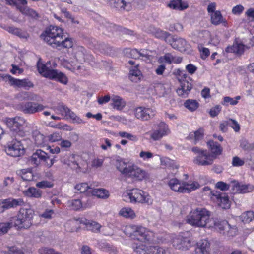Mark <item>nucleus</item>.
I'll return each instance as SVG.
<instances>
[{
  "label": "nucleus",
  "instance_id": "nucleus-1",
  "mask_svg": "<svg viewBox=\"0 0 254 254\" xmlns=\"http://www.w3.org/2000/svg\"><path fill=\"white\" fill-rule=\"evenodd\" d=\"M186 223L195 227L215 229L225 238L230 239L238 234L236 225L230 224L225 220H216L210 217V213L204 208L192 210L187 216Z\"/></svg>",
  "mask_w": 254,
  "mask_h": 254
},
{
  "label": "nucleus",
  "instance_id": "nucleus-2",
  "mask_svg": "<svg viewBox=\"0 0 254 254\" xmlns=\"http://www.w3.org/2000/svg\"><path fill=\"white\" fill-rule=\"evenodd\" d=\"M41 37L54 48H69L73 46V40L64 37V30L55 26H50L41 35Z\"/></svg>",
  "mask_w": 254,
  "mask_h": 254
},
{
  "label": "nucleus",
  "instance_id": "nucleus-3",
  "mask_svg": "<svg viewBox=\"0 0 254 254\" xmlns=\"http://www.w3.org/2000/svg\"><path fill=\"white\" fill-rule=\"evenodd\" d=\"M74 53L75 58L78 63H75L72 61L68 62L64 60L62 64L65 68L72 71L76 74H84L85 69L84 66L81 65L82 62L90 63L93 60V56L88 53L82 46H78L75 48Z\"/></svg>",
  "mask_w": 254,
  "mask_h": 254
},
{
  "label": "nucleus",
  "instance_id": "nucleus-4",
  "mask_svg": "<svg viewBox=\"0 0 254 254\" xmlns=\"http://www.w3.org/2000/svg\"><path fill=\"white\" fill-rule=\"evenodd\" d=\"M56 66L55 62L51 61L43 64L39 61L37 64L38 72L43 76L66 84L68 79L66 75L57 69H53Z\"/></svg>",
  "mask_w": 254,
  "mask_h": 254
},
{
  "label": "nucleus",
  "instance_id": "nucleus-5",
  "mask_svg": "<svg viewBox=\"0 0 254 254\" xmlns=\"http://www.w3.org/2000/svg\"><path fill=\"white\" fill-rule=\"evenodd\" d=\"M124 232L126 235L132 239L140 242H146L153 240L154 233L139 225H128L125 227Z\"/></svg>",
  "mask_w": 254,
  "mask_h": 254
},
{
  "label": "nucleus",
  "instance_id": "nucleus-6",
  "mask_svg": "<svg viewBox=\"0 0 254 254\" xmlns=\"http://www.w3.org/2000/svg\"><path fill=\"white\" fill-rule=\"evenodd\" d=\"M35 214L33 209L30 207L21 208L16 217L13 218L14 225L18 229H27L32 224Z\"/></svg>",
  "mask_w": 254,
  "mask_h": 254
},
{
  "label": "nucleus",
  "instance_id": "nucleus-7",
  "mask_svg": "<svg viewBox=\"0 0 254 254\" xmlns=\"http://www.w3.org/2000/svg\"><path fill=\"white\" fill-rule=\"evenodd\" d=\"M171 190L180 193H190L200 187L197 182L189 181L184 182L176 178L170 179L167 183Z\"/></svg>",
  "mask_w": 254,
  "mask_h": 254
},
{
  "label": "nucleus",
  "instance_id": "nucleus-8",
  "mask_svg": "<svg viewBox=\"0 0 254 254\" xmlns=\"http://www.w3.org/2000/svg\"><path fill=\"white\" fill-rule=\"evenodd\" d=\"M177 75L180 82V87L177 90V93L179 96L186 98L192 89V79L184 70L178 69Z\"/></svg>",
  "mask_w": 254,
  "mask_h": 254
},
{
  "label": "nucleus",
  "instance_id": "nucleus-9",
  "mask_svg": "<svg viewBox=\"0 0 254 254\" xmlns=\"http://www.w3.org/2000/svg\"><path fill=\"white\" fill-rule=\"evenodd\" d=\"M155 238V235L154 236ZM146 242L143 243H137L132 246L134 251L137 254H166V250L162 247L150 246L148 245L154 241Z\"/></svg>",
  "mask_w": 254,
  "mask_h": 254
},
{
  "label": "nucleus",
  "instance_id": "nucleus-10",
  "mask_svg": "<svg viewBox=\"0 0 254 254\" xmlns=\"http://www.w3.org/2000/svg\"><path fill=\"white\" fill-rule=\"evenodd\" d=\"M125 195L128 197L132 203H140L151 204L152 200L147 192L138 189L127 190Z\"/></svg>",
  "mask_w": 254,
  "mask_h": 254
},
{
  "label": "nucleus",
  "instance_id": "nucleus-11",
  "mask_svg": "<svg viewBox=\"0 0 254 254\" xmlns=\"http://www.w3.org/2000/svg\"><path fill=\"white\" fill-rule=\"evenodd\" d=\"M173 247L178 250L186 251L191 246V238L189 232H183L174 237L172 240Z\"/></svg>",
  "mask_w": 254,
  "mask_h": 254
},
{
  "label": "nucleus",
  "instance_id": "nucleus-12",
  "mask_svg": "<svg viewBox=\"0 0 254 254\" xmlns=\"http://www.w3.org/2000/svg\"><path fill=\"white\" fill-rule=\"evenodd\" d=\"M150 176V173L147 170L136 164H132L129 165L128 172L126 177L136 181H142L149 180Z\"/></svg>",
  "mask_w": 254,
  "mask_h": 254
},
{
  "label": "nucleus",
  "instance_id": "nucleus-13",
  "mask_svg": "<svg viewBox=\"0 0 254 254\" xmlns=\"http://www.w3.org/2000/svg\"><path fill=\"white\" fill-rule=\"evenodd\" d=\"M192 151L196 155L193 161L194 164L200 166H209L213 164V158L206 150L195 147L192 148Z\"/></svg>",
  "mask_w": 254,
  "mask_h": 254
},
{
  "label": "nucleus",
  "instance_id": "nucleus-14",
  "mask_svg": "<svg viewBox=\"0 0 254 254\" xmlns=\"http://www.w3.org/2000/svg\"><path fill=\"white\" fill-rule=\"evenodd\" d=\"M0 81L8 82L11 86L15 88H23L29 89L34 86L33 83L28 79H16L8 74H0Z\"/></svg>",
  "mask_w": 254,
  "mask_h": 254
},
{
  "label": "nucleus",
  "instance_id": "nucleus-15",
  "mask_svg": "<svg viewBox=\"0 0 254 254\" xmlns=\"http://www.w3.org/2000/svg\"><path fill=\"white\" fill-rule=\"evenodd\" d=\"M31 161L36 165L43 163L44 166L50 168L55 163L56 160L54 157L50 158L45 152L41 149H38L32 154Z\"/></svg>",
  "mask_w": 254,
  "mask_h": 254
},
{
  "label": "nucleus",
  "instance_id": "nucleus-16",
  "mask_svg": "<svg viewBox=\"0 0 254 254\" xmlns=\"http://www.w3.org/2000/svg\"><path fill=\"white\" fill-rule=\"evenodd\" d=\"M4 122L10 130L19 135H22L23 127L25 123V119L20 117L6 118Z\"/></svg>",
  "mask_w": 254,
  "mask_h": 254
},
{
  "label": "nucleus",
  "instance_id": "nucleus-17",
  "mask_svg": "<svg viewBox=\"0 0 254 254\" xmlns=\"http://www.w3.org/2000/svg\"><path fill=\"white\" fill-rule=\"evenodd\" d=\"M61 161L62 163L67 165L71 169L77 171H79L83 169L84 168V164H85V162L83 160L80 156L75 154H71L66 157H64L61 158Z\"/></svg>",
  "mask_w": 254,
  "mask_h": 254
},
{
  "label": "nucleus",
  "instance_id": "nucleus-18",
  "mask_svg": "<svg viewBox=\"0 0 254 254\" xmlns=\"http://www.w3.org/2000/svg\"><path fill=\"white\" fill-rule=\"evenodd\" d=\"M5 151L8 155L16 157L23 155L25 148L20 141L13 139L8 143Z\"/></svg>",
  "mask_w": 254,
  "mask_h": 254
},
{
  "label": "nucleus",
  "instance_id": "nucleus-19",
  "mask_svg": "<svg viewBox=\"0 0 254 254\" xmlns=\"http://www.w3.org/2000/svg\"><path fill=\"white\" fill-rule=\"evenodd\" d=\"M211 199L219 207L223 209H228L230 207V202L227 194L216 190L211 191Z\"/></svg>",
  "mask_w": 254,
  "mask_h": 254
},
{
  "label": "nucleus",
  "instance_id": "nucleus-20",
  "mask_svg": "<svg viewBox=\"0 0 254 254\" xmlns=\"http://www.w3.org/2000/svg\"><path fill=\"white\" fill-rule=\"evenodd\" d=\"M17 108L25 114H32L43 110L45 107L41 104L28 102L19 104L17 105Z\"/></svg>",
  "mask_w": 254,
  "mask_h": 254
},
{
  "label": "nucleus",
  "instance_id": "nucleus-21",
  "mask_svg": "<svg viewBox=\"0 0 254 254\" xmlns=\"http://www.w3.org/2000/svg\"><path fill=\"white\" fill-rule=\"evenodd\" d=\"M170 133L168 126L164 122H161L157 125L155 129L150 132V136L154 141L161 139L164 136Z\"/></svg>",
  "mask_w": 254,
  "mask_h": 254
},
{
  "label": "nucleus",
  "instance_id": "nucleus-22",
  "mask_svg": "<svg viewBox=\"0 0 254 254\" xmlns=\"http://www.w3.org/2000/svg\"><path fill=\"white\" fill-rule=\"evenodd\" d=\"M134 115L138 119L147 121L155 116V111L151 108L140 106L134 109Z\"/></svg>",
  "mask_w": 254,
  "mask_h": 254
},
{
  "label": "nucleus",
  "instance_id": "nucleus-23",
  "mask_svg": "<svg viewBox=\"0 0 254 254\" xmlns=\"http://www.w3.org/2000/svg\"><path fill=\"white\" fill-rule=\"evenodd\" d=\"M24 202L22 199L8 198L0 201V213L5 210L21 206Z\"/></svg>",
  "mask_w": 254,
  "mask_h": 254
},
{
  "label": "nucleus",
  "instance_id": "nucleus-24",
  "mask_svg": "<svg viewBox=\"0 0 254 254\" xmlns=\"http://www.w3.org/2000/svg\"><path fill=\"white\" fill-rule=\"evenodd\" d=\"M232 190L234 193H245L253 191L254 186L251 184H246L236 181H232Z\"/></svg>",
  "mask_w": 254,
  "mask_h": 254
},
{
  "label": "nucleus",
  "instance_id": "nucleus-25",
  "mask_svg": "<svg viewBox=\"0 0 254 254\" xmlns=\"http://www.w3.org/2000/svg\"><path fill=\"white\" fill-rule=\"evenodd\" d=\"M58 111L63 116L69 118L77 124H82L84 121L76 115L71 111L69 108L63 105H60L58 107Z\"/></svg>",
  "mask_w": 254,
  "mask_h": 254
},
{
  "label": "nucleus",
  "instance_id": "nucleus-26",
  "mask_svg": "<svg viewBox=\"0 0 254 254\" xmlns=\"http://www.w3.org/2000/svg\"><path fill=\"white\" fill-rule=\"evenodd\" d=\"M166 7L171 10L181 11L189 7V3L186 0H171L166 3Z\"/></svg>",
  "mask_w": 254,
  "mask_h": 254
},
{
  "label": "nucleus",
  "instance_id": "nucleus-27",
  "mask_svg": "<svg viewBox=\"0 0 254 254\" xmlns=\"http://www.w3.org/2000/svg\"><path fill=\"white\" fill-rule=\"evenodd\" d=\"M210 243L207 240H201L196 244L194 254H209Z\"/></svg>",
  "mask_w": 254,
  "mask_h": 254
},
{
  "label": "nucleus",
  "instance_id": "nucleus-28",
  "mask_svg": "<svg viewBox=\"0 0 254 254\" xmlns=\"http://www.w3.org/2000/svg\"><path fill=\"white\" fill-rule=\"evenodd\" d=\"M208 148L211 151L210 155L214 160L218 156L221 154L222 152V148L217 142L213 140H210L207 142Z\"/></svg>",
  "mask_w": 254,
  "mask_h": 254
},
{
  "label": "nucleus",
  "instance_id": "nucleus-29",
  "mask_svg": "<svg viewBox=\"0 0 254 254\" xmlns=\"http://www.w3.org/2000/svg\"><path fill=\"white\" fill-rule=\"evenodd\" d=\"M211 22L214 25L222 24L225 27H228V24L227 20L224 18L219 11H216L211 14Z\"/></svg>",
  "mask_w": 254,
  "mask_h": 254
},
{
  "label": "nucleus",
  "instance_id": "nucleus-30",
  "mask_svg": "<svg viewBox=\"0 0 254 254\" xmlns=\"http://www.w3.org/2000/svg\"><path fill=\"white\" fill-rule=\"evenodd\" d=\"M32 136L36 146L45 147L48 145L47 136H44L38 131H33Z\"/></svg>",
  "mask_w": 254,
  "mask_h": 254
},
{
  "label": "nucleus",
  "instance_id": "nucleus-31",
  "mask_svg": "<svg viewBox=\"0 0 254 254\" xmlns=\"http://www.w3.org/2000/svg\"><path fill=\"white\" fill-rule=\"evenodd\" d=\"M1 27L2 28L8 31L10 33L15 35L21 38L26 39L29 36L27 32L18 28L6 25H2Z\"/></svg>",
  "mask_w": 254,
  "mask_h": 254
},
{
  "label": "nucleus",
  "instance_id": "nucleus-32",
  "mask_svg": "<svg viewBox=\"0 0 254 254\" xmlns=\"http://www.w3.org/2000/svg\"><path fill=\"white\" fill-rule=\"evenodd\" d=\"M81 223L85 226L87 230L93 232H98L101 227L100 224L91 220L85 219L81 221Z\"/></svg>",
  "mask_w": 254,
  "mask_h": 254
},
{
  "label": "nucleus",
  "instance_id": "nucleus-33",
  "mask_svg": "<svg viewBox=\"0 0 254 254\" xmlns=\"http://www.w3.org/2000/svg\"><path fill=\"white\" fill-rule=\"evenodd\" d=\"M119 215L125 218L128 219H134L136 218V215L134 211L130 207H123L119 212Z\"/></svg>",
  "mask_w": 254,
  "mask_h": 254
},
{
  "label": "nucleus",
  "instance_id": "nucleus-34",
  "mask_svg": "<svg viewBox=\"0 0 254 254\" xmlns=\"http://www.w3.org/2000/svg\"><path fill=\"white\" fill-rule=\"evenodd\" d=\"M115 166L117 170L124 175L127 176L129 170V165H127V163L121 158H117L116 160Z\"/></svg>",
  "mask_w": 254,
  "mask_h": 254
},
{
  "label": "nucleus",
  "instance_id": "nucleus-35",
  "mask_svg": "<svg viewBox=\"0 0 254 254\" xmlns=\"http://www.w3.org/2000/svg\"><path fill=\"white\" fill-rule=\"evenodd\" d=\"M151 32L157 38L164 40L167 42L168 41H170V39L171 38V35L168 32L159 29L153 28Z\"/></svg>",
  "mask_w": 254,
  "mask_h": 254
},
{
  "label": "nucleus",
  "instance_id": "nucleus-36",
  "mask_svg": "<svg viewBox=\"0 0 254 254\" xmlns=\"http://www.w3.org/2000/svg\"><path fill=\"white\" fill-rule=\"evenodd\" d=\"M77 192L86 193L87 195L91 193L92 187L87 183H81L75 186Z\"/></svg>",
  "mask_w": 254,
  "mask_h": 254
},
{
  "label": "nucleus",
  "instance_id": "nucleus-37",
  "mask_svg": "<svg viewBox=\"0 0 254 254\" xmlns=\"http://www.w3.org/2000/svg\"><path fill=\"white\" fill-rule=\"evenodd\" d=\"M111 101L113 108L118 110H122L126 105L125 101L118 96H113L111 98Z\"/></svg>",
  "mask_w": 254,
  "mask_h": 254
},
{
  "label": "nucleus",
  "instance_id": "nucleus-38",
  "mask_svg": "<svg viewBox=\"0 0 254 254\" xmlns=\"http://www.w3.org/2000/svg\"><path fill=\"white\" fill-rule=\"evenodd\" d=\"M245 45L238 43L235 42L231 46H228L226 49V51L229 53H235L238 54H241L244 51Z\"/></svg>",
  "mask_w": 254,
  "mask_h": 254
},
{
  "label": "nucleus",
  "instance_id": "nucleus-39",
  "mask_svg": "<svg viewBox=\"0 0 254 254\" xmlns=\"http://www.w3.org/2000/svg\"><path fill=\"white\" fill-rule=\"evenodd\" d=\"M91 194L93 196L102 199L108 198L110 195L108 190L103 188H92Z\"/></svg>",
  "mask_w": 254,
  "mask_h": 254
},
{
  "label": "nucleus",
  "instance_id": "nucleus-40",
  "mask_svg": "<svg viewBox=\"0 0 254 254\" xmlns=\"http://www.w3.org/2000/svg\"><path fill=\"white\" fill-rule=\"evenodd\" d=\"M171 46L176 49H178L179 51H183L187 48V43L186 41L182 38H177L173 40L171 43Z\"/></svg>",
  "mask_w": 254,
  "mask_h": 254
},
{
  "label": "nucleus",
  "instance_id": "nucleus-41",
  "mask_svg": "<svg viewBox=\"0 0 254 254\" xmlns=\"http://www.w3.org/2000/svg\"><path fill=\"white\" fill-rule=\"evenodd\" d=\"M23 194L29 197L39 198L41 197L42 191L34 187H30L23 191Z\"/></svg>",
  "mask_w": 254,
  "mask_h": 254
},
{
  "label": "nucleus",
  "instance_id": "nucleus-42",
  "mask_svg": "<svg viewBox=\"0 0 254 254\" xmlns=\"http://www.w3.org/2000/svg\"><path fill=\"white\" fill-rule=\"evenodd\" d=\"M204 130L202 128H199L197 130L190 132L188 138L189 139L192 140L195 143L198 142L203 138Z\"/></svg>",
  "mask_w": 254,
  "mask_h": 254
},
{
  "label": "nucleus",
  "instance_id": "nucleus-43",
  "mask_svg": "<svg viewBox=\"0 0 254 254\" xmlns=\"http://www.w3.org/2000/svg\"><path fill=\"white\" fill-rule=\"evenodd\" d=\"M141 76V72L138 68V65L130 68L129 78L133 82H137Z\"/></svg>",
  "mask_w": 254,
  "mask_h": 254
},
{
  "label": "nucleus",
  "instance_id": "nucleus-44",
  "mask_svg": "<svg viewBox=\"0 0 254 254\" xmlns=\"http://www.w3.org/2000/svg\"><path fill=\"white\" fill-rule=\"evenodd\" d=\"M19 174L22 179L24 181H31L36 180V176L34 175L31 169H23L20 171Z\"/></svg>",
  "mask_w": 254,
  "mask_h": 254
},
{
  "label": "nucleus",
  "instance_id": "nucleus-45",
  "mask_svg": "<svg viewBox=\"0 0 254 254\" xmlns=\"http://www.w3.org/2000/svg\"><path fill=\"white\" fill-rule=\"evenodd\" d=\"M186 108L190 112H193L199 107V104L198 101L194 99H188L184 103Z\"/></svg>",
  "mask_w": 254,
  "mask_h": 254
},
{
  "label": "nucleus",
  "instance_id": "nucleus-46",
  "mask_svg": "<svg viewBox=\"0 0 254 254\" xmlns=\"http://www.w3.org/2000/svg\"><path fill=\"white\" fill-rule=\"evenodd\" d=\"M18 9L24 15L28 16L33 18L38 17V14L37 12L32 9L29 8L27 6H19Z\"/></svg>",
  "mask_w": 254,
  "mask_h": 254
},
{
  "label": "nucleus",
  "instance_id": "nucleus-47",
  "mask_svg": "<svg viewBox=\"0 0 254 254\" xmlns=\"http://www.w3.org/2000/svg\"><path fill=\"white\" fill-rule=\"evenodd\" d=\"M160 161L162 165H164L167 167L172 169H177L178 168V165L176 163L175 161L171 160L168 157H161Z\"/></svg>",
  "mask_w": 254,
  "mask_h": 254
},
{
  "label": "nucleus",
  "instance_id": "nucleus-48",
  "mask_svg": "<svg viewBox=\"0 0 254 254\" xmlns=\"http://www.w3.org/2000/svg\"><path fill=\"white\" fill-rule=\"evenodd\" d=\"M118 135L122 138H127L132 142H136L139 140L137 135L126 131H120L118 133Z\"/></svg>",
  "mask_w": 254,
  "mask_h": 254
},
{
  "label": "nucleus",
  "instance_id": "nucleus-49",
  "mask_svg": "<svg viewBox=\"0 0 254 254\" xmlns=\"http://www.w3.org/2000/svg\"><path fill=\"white\" fill-rule=\"evenodd\" d=\"M21 96L23 97V99L25 100H31L35 101H41L42 100L40 97L37 94L28 92H23L21 93Z\"/></svg>",
  "mask_w": 254,
  "mask_h": 254
},
{
  "label": "nucleus",
  "instance_id": "nucleus-50",
  "mask_svg": "<svg viewBox=\"0 0 254 254\" xmlns=\"http://www.w3.org/2000/svg\"><path fill=\"white\" fill-rule=\"evenodd\" d=\"M240 217L243 223H249L254 219V213L252 211H248L243 213Z\"/></svg>",
  "mask_w": 254,
  "mask_h": 254
},
{
  "label": "nucleus",
  "instance_id": "nucleus-51",
  "mask_svg": "<svg viewBox=\"0 0 254 254\" xmlns=\"http://www.w3.org/2000/svg\"><path fill=\"white\" fill-rule=\"evenodd\" d=\"M240 96H238L235 98H231L230 97H225L223 100L222 101L221 104L224 106H228L229 104L231 105H235L238 103V100H240Z\"/></svg>",
  "mask_w": 254,
  "mask_h": 254
},
{
  "label": "nucleus",
  "instance_id": "nucleus-52",
  "mask_svg": "<svg viewBox=\"0 0 254 254\" xmlns=\"http://www.w3.org/2000/svg\"><path fill=\"white\" fill-rule=\"evenodd\" d=\"M68 206L71 209L77 210L82 207V203L80 199H73L68 201Z\"/></svg>",
  "mask_w": 254,
  "mask_h": 254
},
{
  "label": "nucleus",
  "instance_id": "nucleus-53",
  "mask_svg": "<svg viewBox=\"0 0 254 254\" xmlns=\"http://www.w3.org/2000/svg\"><path fill=\"white\" fill-rule=\"evenodd\" d=\"M2 254H24L23 252L15 246L7 247V250H3Z\"/></svg>",
  "mask_w": 254,
  "mask_h": 254
},
{
  "label": "nucleus",
  "instance_id": "nucleus-54",
  "mask_svg": "<svg viewBox=\"0 0 254 254\" xmlns=\"http://www.w3.org/2000/svg\"><path fill=\"white\" fill-rule=\"evenodd\" d=\"M124 53L127 57L137 59L139 56V51L136 49H126L124 51Z\"/></svg>",
  "mask_w": 254,
  "mask_h": 254
},
{
  "label": "nucleus",
  "instance_id": "nucleus-55",
  "mask_svg": "<svg viewBox=\"0 0 254 254\" xmlns=\"http://www.w3.org/2000/svg\"><path fill=\"white\" fill-rule=\"evenodd\" d=\"M173 55L170 53L166 54L164 56L159 58L158 62L159 63H167L169 64L173 63Z\"/></svg>",
  "mask_w": 254,
  "mask_h": 254
},
{
  "label": "nucleus",
  "instance_id": "nucleus-56",
  "mask_svg": "<svg viewBox=\"0 0 254 254\" xmlns=\"http://www.w3.org/2000/svg\"><path fill=\"white\" fill-rule=\"evenodd\" d=\"M139 56L138 59H140L146 62H149L151 61V56L148 51L145 50H141L139 51Z\"/></svg>",
  "mask_w": 254,
  "mask_h": 254
},
{
  "label": "nucleus",
  "instance_id": "nucleus-57",
  "mask_svg": "<svg viewBox=\"0 0 254 254\" xmlns=\"http://www.w3.org/2000/svg\"><path fill=\"white\" fill-rule=\"evenodd\" d=\"M47 142H55L60 141L62 138L61 134L59 132H54L49 136H47Z\"/></svg>",
  "mask_w": 254,
  "mask_h": 254
},
{
  "label": "nucleus",
  "instance_id": "nucleus-58",
  "mask_svg": "<svg viewBox=\"0 0 254 254\" xmlns=\"http://www.w3.org/2000/svg\"><path fill=\"white\" fill-rule=\"evenodd\" d=\"M139 156L143 161H147L154 157L153 154L149 151H141Z\"/></svg>",
  "mask_w": 254,
  "mask_h": 254
},
{
  "label": "nucleus",
  "instance_id": "nucleus-59",
  "mask_svg": "<svg viewBox=\"0 0 254 254\" xmlns=\"http://www.w3.org/2000/svg\"><path fill=\"white\" fill-rule=\"evenodd\" d=\"M228 126L231 127L235 132H239L240 129V126L238 122L232 119L228 120Z\"/></svg>",
  "mask_w": 254,
  "mask_h": 254
},
{
  "label": "nucleus",
  "instance_id": "nucleus-60",
  "mask_svg": "<svg viewBox=\"0 0 254 254\" xmlns=\"http://www.w3.org/2000/svg\"><path fill=\"white\" fill-rule=\"evenodd\" d=\"M36 186L39 188H51L53 186L52 181L43 180L36 183Z\"/></svg>",
  "mask_w": 254,
  "mask_h": 254
},
{
  "label": "nucleus",
  "instance_id": "nucleus-61",
  "mask_svg": "<svg viewBox=\"0 0 254 254\" xmlns=\"http://www.w3.org/2000/svg\"><path fill=\"white\" fill-rule=\"evenodd\" d=\"M205 35L206 36H210V40L209 41V43L214 45V46H217L218 45L220 42V39L219 37L216 35H210V32L209 31H205L204 32Z\"/></svg>",
  "mask_w": 254,
  "mask_h": 254
},
{
  "label": "nucleus",
  "instance_id": "nucleus-62",
  "mask_svg": "<svg viewBox=\"0 0 254 254\" xmlns=\"http://www.w3.org/2000/svg\"><path fill=\"white\" fill-rule=\"evenodd\" d=\"M222 107L220 105H216L210 109L209 113L211 117L217 116L221 112Z\"/></svg>",
  "mask_w": 254,
  "mask_h": 254
},
{
  "label": "nucleus",
  "instance_id": "nucleus-63",
  "mask_svg": "<svg viewBox=\"0 0 254 254\" xmlns=\"http://www.w3.org/2000/svg\"><path fill=\"white\" fill-rule=\"evenodd\" d=\"M54 214V211L52 209H46L45 211L42 214L39 215L40 217L46 219H51L52 218L53 215Z\"/></svg>",
  "mask_w": 254,
  "mask_h": 254
},
{
  "label": "nucleus",
  "instance_id": "nucleus-64",
  "mask_svg": "<svg viewBox=\"0 0 254 254\" xmlns=\"http://www.w3.org/2000/svg\"><path fill=\"white\" fill-rule=\"evenodd\" d=\"M40 254H62L54 249L48 248H42L39 250Z\"/></svg>",
  "mask_w": 254,
  "mask_h": 254
}]
</instances>
